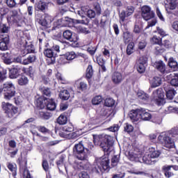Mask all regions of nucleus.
I'll return each mask as SVG.
<instances>
[{
	"instance_id": "1",
	"label": "nucleus",
	"mask_w": 178,
	"mask_h": 178,
	"mask_svg": "<svg viewBox=\"0 0 178 178\" xmlns=\"http://www.w3.org/2000/svg\"><path fill=\"white\" fill-rule=\"evenodd\" d=\"M93 143L95 145H99L104 152H108L113 145V139L108 135H93Z\"/></svg>"
},
{
	"instance_id": "2",
	"label": "nucleus",
	"mask_w": 178,
	"mask_h": 178,
	"mask_svg": "<svg viewBox=\"0 0 178 178\" xmlns=\"http://www.w3.org/2000/svg\"><path fill=\"white\" fill-rule=\"evenodd\" d=\"M0 94L6 101H10L16 96V86L12 81H6L0 86Z\"/></svg>"
},
{
	"instance_id": "3",
	"label": "nucleus",
	"mask_w": 178,
	"mask_h": 178,
	"mask_svg": "<svg viewBox=\"0 0 178 178\" xmlns=\"http://www.w3.org/2000/svg\"><path fill=\"white\" fill-rule=\"evenodd\" d=\"M58 23H60L57 26H54L52 30H56V29H59L60 27H73L74 24H86V26H88L90 23V19L88 18H85L82 20L74 19L70 17H65L64 19H60L58 20Z\"/></svg>"
},
{
	"instance_id": "4",
	"label": "nucleus",
	"mask_w": 178,
	"mask_h": 178,
	"mask_svg": "<svg viewBox=\"0 0 178 178\" xmlns=\"http://www.w3.org/2000/svg\"><path fill=\"white\" fill-rule=\"evenodd\" d=\"M158 141L162 147L168 148V149H172L176 147L175 138L168 131L159 135L158 136Z\"/></svg>"
},
{
	"instance_id": "5",
	"label": "nucleus",
	"mask_w": 178,
	"mask_h": 178,
	"mask_svg": "<svg viewBox=\"0 0 178 178\" xmlns=\"http://www.w3.org/2000/svg\"><path fill=\"white\" fill-rule=\"evenodd\" d=\"M86 151L88 152V149L84 147V145L81 142L76 144L73 148L74 155H75L79 161H88V154Z\"/></svg>"
},
{
	"instance_id": "6",
	"label": "nucleus",
	"mask_w": 178,
	"mask_h": 178,
	"mask_svg": "<svg viewBox=\"0 0 178 178\" xmlns=\"http://www.w3.org/2000/svg\"><path fill=\"white\" fill-rule=\"evenodd\" d=\"M2 108L7 118L10 119H16L19 116V108L15 106L10 103L3 102Z\"/></svg>"
},
{
	"instance_id": "7",
	"label": "nucleus",
	"mask_w": 178,
	"mask_h": 178,
	"mask_svg": "<svg viewBox=\"0 0 178 178\" xmlns=\"http://www.w3.org/2000/svg\"><path fill=\"white\" fill-rule=\"evenodd\" d=\"M153 94H156L154 97V102L157 105V106H162L166 104L165 100V92L162 88L157 89Z\"/></svg>"
},
{
	"instance_id": "8",
	"label": "nucleus",
	"mask_w": 178,
	"mask_h": 178,
	"mask_svg": "<svg viewBox=\"0 0 178 178\" xmlns=\"http://www.w3.org/2000/svg\"><path fill=\"white\" fill-rule=\"evenodd\" d=\"M63 37L65 40L70 41V42H74V44L77 47L79 45V35L75 33L72 32L70 30H66L63 33Z\"/></svg>"
},
{
	"instance_id": "9",
	"label": "nucleus",
	"mask_w": 178,
	"mask_h": 178,
	"mask_svg": "<svg viewBox=\"0 0 178 178\" xmlns=\"http://www.w3.org/2000/svg\"><path fill=\"white\" fill-rule=\"evenodd\" d=\"M141 16L144 20L148 22L155 17V13L151 10L149 6H143L141 8Z\"/></svg>"
},
{
	"instance_id": "10",
	"label": "nucleus",
	"mask_w": 178,
	"mask_h": 178,
	"mask_svg": "<svg viewBox=\"0 0 178 178\" xmlns=\"http://www.w3.org/2000/svg\"><path fill=\"white\" fill-rule=\"evenodd\" d=\"M110 163L109 158L104 156L97 160V164L100 166L104 173H105V172L108 173V172L111 170Z\"/></svg>"
},
{
	"instance_id": "11",
	"label": "nucleus",
	"mask_w": 178,
	"mask_h": 178,
	"mask_svg": "<svg viewBox=\"0 0 178 178\" xmlns=\"http://www.w3.org/2000/svg\"><path fill=\"white\" fill-rule=\"evenodd\" d=\"M44 56L47 58V60L49 65H54L56 62V52L54 51L51 49H46L43 52Z\"/></svg>"
},
{
	"instance_id": "12",
	"label": "nucleus",
	"mask_w": 178,
	"mask_h": 178,
	"mask_svg": "<svg viewBox=\"0 0 178 178\" xmlns=\"http://www.w3.org/2000/svg\"><path fill=\"white\" fill-rule=\"evenodd\" d=\"M54 22V18L52 16L45 13L44 14V18L39 19V24L46 30V29H49L51 27V23Z\"/></svg>"
},
{
	"instance_id": "13",
	"label": "nucleus",
	"mask_w": 178,
	"mask_h": 178,
	"mask_svg": "<svg viewBox=\"0 0 178 178\" xmlns=\"http://www.w3.org/2000/svg\"><path fill=\"white\" fill-rule=\"evenodd\" d=\"M49 5V3L44 1V0H40L35 2L34 8L35 10H37L38 12H42L43 13H45L47 10L48 9V6Z\"/></svg>"
},
{
	"instance_id": "14",
	"label": "nucleus",
	"mask_w": 178,
	"mask_h": 178,
	"mask_svg": "<svg viewBox=\"0 0 178 178\" xmlns=\"http://www.w3.org/2000/svg\"><path fill=\"white\" fill-rule=\"evenodd\" d=\"M63 56L64 58L63 57L60 58V65H65V63H67V62H63L65 59H66V60L72 61L74 59H76L78 58L77 54H76V52L74 51H67L63 55Z\"/></svg>"
},
{
	"instance_id": "15",
	"label": "nucleus",
	"mask_w": 178,
	"mask_h": 178,
	"mask_svg": "<svg viewBox=\"0 0 178 178\" xmlns=\"http://www.w3.org/2000/svg\"><path fill=\"white\" fill-rule=\"evenodd\" d=\"M153 67L156 69L161 74H165L166 73V64L162 60L155 61L153 64Z\"/></svg>"
},
{
	"instance_id": "16",
	"label": "nucleus",
	"mask_w": 178,
	"mask_h": 178,
	"mask_svg": "<svg viewBox=\"0 0 178 178\" xmlns=\"http://www.w3.org/2000/svg\"><path fill=\"white\" fill-rule=\"evenodd\" d=\"M15 35L18 40H19L20 45H27V36L24 34V31L22 30H16Z\"/></svg>"
},
{
	"instance_id": "17",
	"label": "nucleus",
	"mask_w": 178,
	"mask_h": 178,
	"mask_svg": "<svg viewBox=\"0 0 178 178\" xmlns=\"http://www.w3.org/2000/svg\"><path fill=\"white\" fill-rule=\"evenodd\" d=\"M73 131V127L72 125H66L63 127L62 130L59 132L60 137L63 138H67L70 134Z\"/></svg>"
},
{
	"instance_id": "18",
	"label": "nucleus",
	"mask_w": 178,
	"mask_h": 178,
	"mask_svg": "<svg viewBox=\"0 0 178 178\" xmlns=\"http://www.w3.org/2000/svg\"><path fill=\"white\" fill-rule=\"evenodd\" d=\"M0 56L5 65H12L13 63V58H12V54L10 52L1 53Z\"/></svg>"
},
{
	"instance_id": "19",
	"label": "nucleus",
	"mask_w": 178,
	"mask_h": 178,
	"mask_svg": "<svg viewBox=\"0 0 178 178\" xmlns=\"http://www.w3.org/2000/svg\"><path fill=\"white\" fill-rule=\"evenodd\" d=\"M20 73H22V68L19 66H15L10 69L9 77L10 79H17L20 76Z\"/></svg>"
},
{
	"instance_id": "20",
	"label": "nucleus",
	"mask_w": 178,
	"mask_h": 178,
	"mask_svg": "<svg viewBox=\"0 0 178 178\" xmlns=\"http://www.w3.org/2000/svg\"><path fill=\"white\" fill-rule=\"evenodd\" d=\"M129 117L131 119L132 123L136 124V122H138L140 119V109L131 111L129 114Z\"/></svg>"
},
{
	"instance_id": "21",
	"label": "nucleus",
	"mask_w": 178,
	"mask_h": 178,
	"mask_svg": "<svg viewBox=\"0 0 178 178\" xmlns=\"http://www.w3.org/2000/svg\"><path fill=\"white\" fill-rule=\"evenodd\" d=\"M48 102V98L46 97H40L36 99V106L40 109H45L47 106V102Z\"/></svg>"
},
{
	"instance_id": "22",
	"label": "nucleus",
	"mask_w": 178,
	"mask_h": 178,
	"mask_svg": "<svg viewBox=\"0 0 178 178\" xmlns=\"http://www.w3.org/2000/svg\"><path fill=\"white\" fill-rule=\"evenodd\" d=\"M10 41L9 35L3 38L0 42V51H8V49H9L8 45Z\"/></svg>"
},
{
	"instance_id": "23",
	"label": "nucleus",
	"mask_w": 178,
	"mask_h": 178,
	"mask_svg": "<svg viewBox=\"0 0 178 178\" xmlns=\"http://www.w3.org/2000/svg\"><path fill=\"white\" fill-rule=\"evenodd\" d=\"M111 79L114 84H120V83L123 81V76L122 75V73L119 72L113 73Z\"/></svg>"
},
{
	"instance_id": "24",
	"label": "nucleus",
	"mask_w": 178,
	"mask_h": 178,
	"mask_svg": "<svg viewBox=\"0 0 178 178\" xmlns=\"http://www.w3.org/2000/svg\"><path fill=\"white\" fill-rule=\"evenodd\" d=\"M162 172L163 173L165 178H170L175 176V173L172 172L170 166L165 165L161 168Z\"/></svg>"
},
{
	"instance_id": "25",
	"label": "nucleus",
	"mask_w": 178,
	"mask_h": 178,
	"mask_svg": "<svg viewBox=\"0 0 178 178\" xmlns=\"http://www.w3.org/2000/svg\"><path fill=\"white\" fill-rule=\"evenodd\" d=\"M138 99L140 101V102H143V104H147L149 101V96L148 94L143 92L139 91L137 93Z\"/></svg>"
},
{
	"instance_id": "26",
	"label": "nucleus",
	"mask_w": 178,
	"mask_h": 178,
	"mask_svg": "<svg viewBox=\"0 0 178 178\" xmlns=\"http://www.w3.org/2000/svg\"><path fill=\"white\" fill-rule=\"evenodd\" d=\"M37 60V56L35 54H30L26 58L23 60L22 65L26 66L27 65H31L34 63Z\"/></svg>"
},
{
	"instance_id": "27",
	"label": "nucleus",
	"mask_w": 178,
	"mask_h": 178,
	"mask_svg": "<svg viewBox=\"0 0 178 178\" xmlns=\"http://www.w3.org/2000/svg\"><path fill=\"white\" fill-rule=\"evenodd\" d=\"M96 60L99 66L101 67L102 72H106V67H105V60H104V56L99 54L96 56Z\"/></svg>"
},
{
	"instance_id": "28",
	"label": "nucleus",
	"mask_w": 178,
	"mask_h": 178,
	"mask_svg": "<svg viewBox=\"0 0 178 178\" xmlns=\"http://www.w3.org/2000/svg\"><path fill=\"white\" fill-rule=\"evenodd\" d=\"M7 168L12 172V176L16 178L17 176V165L15 163H7Z\"/></svg>"
},
{
	"instance_id": "29",
	"label": "nucleus",
	"mask_w": 178,
	"mask_h": 178,
	"mask_svg": "<svg viewBox=\"0 0 178 178\" xmlns=\"http://www.w3.org/2000/svg\"><path fill=\"white\" fill-rule=\"evenodd\" d=\"M39 91H40L42 95L41 97H47L48 98H49L51 95H52V92L51 91V89L48 87L40 86L39 88Z\"/></svg>"
},
{
	"instance_id": "30",
	"label": "nucleus",
	"mask_w": 178,
	"mask_h": 178,
	"mask_svg": "<svg viewBox=\"0 0 178 178\" xmlns=\"http://www.w3.org/2000/svg\"><path fill=\"white\" fill-rule=\"evenodd\" d=\"M162 84V78L160 76H154L151 80V87L152 88H156Z\"/></svg>"
},
{
	"instance_id": "31",
	"label": "nucleus",
	"mask_w": 178,
	"mask_h": 178,
	"mask_svg": "<svg viewBox=\"0 0 178 178\" xmlns=\"http://www.w3.org/2000/svg\"><path fill=\"white\" fill-rule=\"evenodd\" d=\"M45 108L47 111H55V109H56V103L55 102V100L53 98L47 99Z\"/></svg>"
},
{
	"instance_id": "32",
	"label": "nucleus",
	"mask_w": 178,
	"mask_h": 178,
	"mask_svg": "<svg viewBox=\"0 0 178 178\" xmlns=\"http://www.w3.org/2000/svg\"><path fill=\"white\" fill-rule=\"evenodd\" d=\"M139 115L142 120L148 121L152 119V115L151 113L147 112L145 110H140Z\"/></svg>"
},
{
	"instance_id": "33",
	"label": "nucleus",
	"mask_w": 178,
	"mask_h": 178,
	"mask_svg": "<svg viewBox=\"0 0 178 178\" xmlns=\"http://www.w3.org/2000/svg\"><path fill=\"white\" fill-rule=\"evenodd\" d=\"M8 23H16L17 22V12L11 11L10 15L7 16Z\"/></svg>"
},
{
	"instance_id": "34",
	"label": "nucleus",
	"mask_w": 178,
	"mask_h": 178,
	"mask_svg": "<svg viewBox=\"0 0 178 178\" xmlns=\"http://www.w3.org/2000/svg\"><path fill=\"white\" fill-rule=\"evenodd\" d=\"M60 99L63 101H67L70 98V92L66 89H62L58 95Z\"/></svg>"
},
{
	"instance_id": "35",
	"label": "nucleus",
	"mask_w": 178,
	"mask_h": 178,
	"mask_svg": "<svg viewBox=\"0 0 178 178\" xmlns=\"http://www.w3.org/2000/svg\"><path fill=\"white\" fill-rule=\"evenodd\" d=\"M92 76H94V70H92V65H88L86 71V79L90 83V80L92 79Z\"/></svg>"
},
{
	"instance_id": "36",
	"label": "nucleus",
	"mask_w": 178,
	"mask_h": 178,
	"mask_svg": "<svg viewBox=\"0 0 178 178\" xmlns=\"http://www.w3.org/2000/svg\"><path fill=\"white\" fill-rule=\"evenodd\" d=\"M168 65L170 69H172L174 72H177L178 70V63L173 57H170L168 60Z\"/></svg>"
},
{
	"instance_id": "37",
	"label": "nucleus",
	"mask_w": 178,
	"mask_h": 178,
	"mask_svg": "<svg viewBox=\"0 0 178 178\" xmlns=\"http://www.w3.org/2000/svg\"><path fill=\"white\" fill-rule=\"evenodd\" d=\"M22 72L24 73H26L27 76H29L31 79H34V73H35V70H34V67H33V66H29L28 68L23 67Z\"/></svg>"
},
{
	"instance_id": "38",
	"label": "nucleus",
	"mask_w": 178,
	"mask_h": 178,
	"mask_svg": "<svg viewBox=\"0 0 178 178\" xmlns=\"http://www.w3.org/2000/svg\"><path fill=\"white\" fill-rule=\"evenodd\" d=\"M58 124H66L67 123V113H63L57 118Z\"/></svg>"
},
{
	"instance_id": "39",
	"label": "nucleus",
	"mask_w": 178,
	"mask_h": 178,
	"mask_svg": "<svg viewBox=\"0 0 178 178\" xmlns=\"http://www.w3.org/2000/svg\"><path fill=\"white\" fill-rule=\"evenodd\" d=\"M171 77L170 84L172 87H178V73H175L174 76L172 74L169 75Z\"/></svg>"
},
{
	"instance_id": "40",
	"label": "nucleus",
	"mask_w": 178,
	"mask_h": 178,
	"mask_svg": "<svg viewBox=\"0 0 178 178\" xmlns=\"http://www.w3.org/2000/svg\"><path fill=\"white\" fill-rule=\"evenodd\" d=\"M165 5L171 10H175L177 8V0H165Z\"/></svg>"
},
{
	"instance_id": "41",
	"label": "nucleus",
	"mask_w": 178,
	"mask_h": 178,
	"mask_svg": "<svg viewBox=\"0 0 178 178\" xmlns=\"http://www.w3.org/2000/svg\"><path fill=\"white\" fill-rule=\"evenodd\" d=\"M90 172L91 173H92V175H102V173H104V171L102 170V169L101 168V166H99L98 163L97 165H93L91 168Z\"/></svg>"
},
{
	"instance_id": "42",
	"label": "nucleus",
	"mask_w": 178,
	"mask_h": 178,
	"mask_svg": "<svg viewBox=\"0 0 178 178\" xmlns=\"http://www.w3.org/2000/svg\"><path fill=\"white\" fill-rule=\"evenodd\" d=\"M17 83L19 86H27L29 84V78L25 75H22L18 79Z\"/></svg>"
},
{
	"instance_id": "43",
	"label": "nucleus",
	"mask_w": 178,
	"mask_h": 178,
	"mask_svg": "<svg viewBox=\"0 0 178 178\" xmlns=\"http://www.w3.org/2000/svg\"><path fill=\"white\" fill-rule=\"evenodd\" d=\"M149 151L150 152L149 156H150V158H152V159L159 158V155H161V152H159V150H155V148L154 147H149Z\"/></svg>"
},
{
	"instance_id": "44",
	"label": "nucleus",
	"mask_w": 178,
	"mask_h": 178,
	"mask_svg": "<svg viewBox=\"0 0 178 178\" xmlns=\"http://www.w3.org/2000/svg\"><path fill=\"white\" fill-rule=\"evenodd\" d=\"M88 89V85L87 84V83L84 81L79 82V83L77 86V90H79V91H81L82 92H86V91H87Z\"/></svg>"
},
{
	"instance_id": "45",
	"label": "nucleus",
	"mask_w": 178,
	"mask_h": 178,
	"mask_svg": "<svg viewBox=\"0 0 178 178\" xmlns=\"http://www.w3.org/2000/svg\"><path fill=\"white\" fill-rule=\"evenodd\" d=\"M10 27L6 24H3L0 22V33L1 34H8L9 33Z\"/></svg>"
},
{
	"instance_id": "46",
	"label": "nucleus",
	"mask_w": 178,
	"mask_h": 178,
	"mask_svg": "<svg viewBox=\"0 0 178 178\" xmlns=\"http://www.w3.org/2000/svg\"><path fill=\"white\" fill-rule=\"evenodd\" d=\"M115 99H113L111 97H107L105 100H104V106H107L108 108H113V106H115Z\"/></svg>"
},
{
	"instance_id": "47",
	"label": "nucleus",
	"mask_w": 178,
	"mask_h": 178,
	"mask_svg": "<svg viewBox=\"0 0 178 178\" xmlns=\"http://www.w3.org/2000/svg\"><path fill=\"white\" fill-rule=\"evenodd\" d=\"M8 73V71L6 69L0 67V83H3L5 80H6V74Z\"/></svg>"
},
{
	"instance_id": "48",
	"label": "nucleus",
	"mask_w": 178,
	"mask_h": 178,
	"mask_svg": "<svg viewBox=\"0 0 178 178\" xmlns=\"http://www.w3.org/2000/svg\"><path fill=\"white\" fill-rule=\"evenodd\" d=\"M177 92L175 89H169L166 90V97L167 99H170V101H172L173 98H175V96L176 95Z\"/></svg>"
},
{
	"instance_id": "49",
	"label": "nucleus",
	"mask_w": 178,
	"mask_h": 178,
	"mask_svg": "<svg viewBox=\"0 0 178 178\" xmlns=\"http://www.w3.org/2000/svg\"><path fill=\"white\" fill-rule=\"evenodd\" d=\"M150 41L152 44L154 45H161L162 44V38L158 37L156 35H154L151 39Z\"/></svg>"
},
{
	"instance_id": "50",
	"label": "nucleus",
	"mask_w": 178,
	"mask_h": 178,
	"mask_svg": "<svg viewBox=\"0 0 178 178\" xmlns=\"http://www.w3.org/2000/svg\"><path fill=\"white\" fill-rule=\"evenodd\" d=\"M165 51H166V49L163 48V46L162 45V44H159V46H156L155 47L154 54L155 55H157V56L162 55V54H163Z\"/></svg>"
},
{
	"instance_id": "51",
	"label": "nucleus",
	"mask_w": 178,
	"mask_h": 178,
	"mask_svg": "<svg viewBox=\"0 0 178 178\" xmlns=\"http://www.w3.org/2000/svg\"><path fill=\"white\" fill-rule=\"evenodd\" d=\"M134 42H131L128 44L126 49L127 55H131L134 52Z\"/></svg>"
},
{
	"instance_id": "52",
	"label": "nucleus",
	"mask_w": 178,
	"mask_h": 178,
	"mask_svg": "<svg viewBox=\"0 0 178 178\" xmlns=\"http://www.w3.org/2000/svg\"><path fill=\"white\" fill-rule=\"evenodd\" d=\"M119 17L120 24L124 25V22H126V17H129V16H127V13L124 10H122L119 13Z\"/></svg>"
},
{
	"instance_id": "53",
	"label": "nucleus",
	"mask_w": 178,
	"mask_h": 178,
	"mask_svg": "<svg viewBox=\"0 0 178 178\" xmlns=\"http://www.w3.org/2000/svg\"><path fill=\"white\" fill-rule=\"evenodd\" d=\"M65 159H66V155L61 154L59 156L58 160L56 162V165H57L58 168H60V166L65 165Z\"/></svg>"
},
{
	"instance_id": "54",
	"label": "nucleus",
	"mask_w": 178,
	"mask_h": 178,
	"mask_svg": "<svg viewBox=\"0 0 178 178\" xmlns=\"http://www.w3.org/2000/svg\"><path fill=\"white\" fill-rule=\"evenodd\" d=\"M152 159L149 154L145 155L143 157V163H146V165H153L154 161H152Z\"/></svg>"
},
{
	"instance_id": "55",
	"label": "nucleus",
	"mask_w": 178,
	"mask_h": 178,
	"mask_svg": "<svg viewBox=\"0 0 178 178\" xmlns=\"http://www.w3.org/2000/svg\"><path fill=\"white\" fill-rule=\"evenodd\" d=\"M39 118L43 120H48L51 118V114L48 112L40 111Z\"/></svg>"
},
{
	"instance_id": "56",
	"label": "nucleus",
	"mask_w": 178,
	"mask_h": 178,
	"mask_svg": "<svg viewBox=\"0 0 178 178\" xmlns=\"http://www.w3.org/2000/svg\"><path fill=\"white\" fill-rule=\"evenodd\" d=\"M119 161H120V156L119 155H115L111 159V166L113 168H115V166H118V164L119 163Z\"/></svg>"
},
{
	"instance_id": "57",
	"label": "nucleus",
	"mask_w": 178,
	"mask_h": 178,
	"mask_svg": "<svg viewBox=\"0 0 178 178\" xmlns=\"http://www.w3.org/2000/svg\"><path fill=\"white\" fill-rule=\"evenodd\" d=\"M101 102H102V96L101 95L95 96L92 99V105H99Z\"/></svg>"
},
{
	"instance_id": "58",
	"label": "nucleus",
	"mask_w": 178,
	"mask_h": 178,
	"mask_svg": "<svg viewBox=\"0 0 178 178\" xmlns=\"http://www.w3.org/2000/svg\"><path fill=\"white\" fill-rule=\"evenodd\" d=\"M93 9L97 16H99V15H101L102 10L101 9V5H99V3H95L93 4Z\"/></svg>"
},
{
	"instance_id": "59",
	"label": "nucleus",
	"mask_w": 178,
	"mask_h": 178,
	"mask_svg": "<svg viewBox=\"0 0 178 178\" xmlns=\"http://www.w3.org/2000/svg\"><path fill=\"white\" fill-rule=\"evenodd\" d=\"M123 40L124 42H129L131 40V35L129 32V31H127L123 33Z\"/></svg>"
},
{
	"instance_id": "60",
	"label": "nucleus",
	"mask_w": 178,
	"mask_h": 178,
	"mask_svg": "<svg viewBox=\"0 0 178 178\" xmlns=\"http://www.w3.org/2000/svg\"><path fill=\"white\" fill-rule=\"evenodd\" d=\"M6 3L8 8H16L17 6L16 0H6Z\"/></svg>"
},
{
	"instance_id": "61",
	"label": "nucleus",
	"mask_w": 178,
	"mask_h": 178,
	"mask_svg": "<svg viewBox=\"0 0 178 178\" xmlns=\"http://www.w3.org/2000/svg\"><path fill=\"white\" fill-rule=\"evenodd\" d=\"M42 168L44 172H48L49 170V163L47 159H43L42 161Z\"/></svg>"
},
{
	"instance_id": "62",
	"label": "nucleus",
	"mask_w": 178,
	"mask_h": 178,
	"mask_svg": "<svg viewBox=\"0 0 178 178\" xmlns=\"http://www.w3.org/2000/svg\"><path fill=\"white\" fill-rule=\"evenodd\" d=\"M136 70L140 74H143V73H145V65L136 63Z\"/></svg>"
},
{
	"instance_id": "63",
	"label": "nucleus",
	"mask_w": 178,
	"mask_h": 178,
	"mask_svg": "<svg viewBox=\"0 0 178 178\" xmlns=\"http://www.w3.org/2000/svg\"><path fill=\"white\" fill-rule=\"evenodd\" d=\"M78 33L81 34H90V31L86 27H83L81 26H79L77 28Z\"/></svg>"
},
{
	"instance_id": "64",
	"label": "nucleus",
	"mask_w": 178,
	"mask_h": 178,
	"mask_svg": "<svg viewBox=\"0 0 178 178\" xmlns=\"http://www.w3.org/2000/svg\"><path fill=\"white\" fill-rule=\"evenodd\" d=\"M161 45L167 49L172 48V42L169 40H165L161 42Z\"/></svg>"
}]
</instances>
